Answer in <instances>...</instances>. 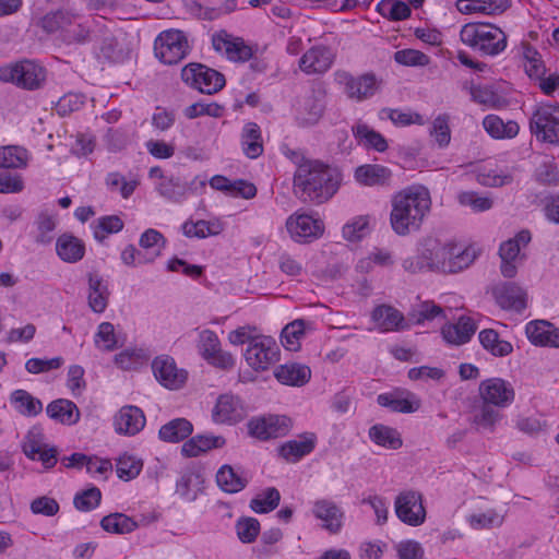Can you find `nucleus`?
<instances>
[{
	"instance_id": "obj_8",
	"label": "nucleus",
	"mask_w": 559,
	"mask_h": 559,
	"mask_svg": "<svg viewBox=\"0 0 559 559\" xmlns=\"http://www.w3.org/2000/svg\"><path fill=\"white\" fill-rule=\"evenodd\" d=\"M156 57L165 64H175L187 57L190 46L182 31L168 29L162 32L155 39Z\"/></svg>"
},
{
	"instance_id": "obj_27",
	"label": "nucleus",
	"mask_w": 559,
	"mask_h": 559,
	"mask_svg": "<svg viewBox=\"0 0 559 559\" xmlns=\"http://www.w3.org/2000/svg\"><path fill=\"white\" fill-rule=\"evenodd\" d=\"M441 246L447 253L443 255L444 261L451 264L452 270H441L442 273H457L468 267L477 257L476 249L472 246L462 247L454 242H442Z\"/></svg>"
},
{
	"instance_id": "obj_24",
	"label": "nucleus",
	"mask_w": 559,
	"mask_h": 559,
	"mask_svg": "<svg viewBox=\"0 0 559 559\" xmlns=\"http://www.w3.org/2000/svg\"><path fill=\"white\" fill-rule=\"evenodd\" d=\"M377 402L380 406L395 413L411 414L420 408L421 402L415 393L409 391H393L379 394Z\"/></svg>"
},
{
	"instance_id": "obj_22",
	"label": "nucleus",
	"mask_w": 559,
	"mask_h": 559,
	"mask_svg": "<svg viewBox=\"0 0 559 559\" xmlns=\"http://www.w3.org/2000/svg\"><path fill=\"white\" fill-rule=\"evenodd\" d=\"M334 61L332 50L325 46H314L307 50L299 60V68L306 74L326 72Z\"/></svg>"
},
{
	"instance_id": "obj_18",
	"label": "nucleus",
	"mask_w": 559,
	"mask_h": 559,
	"mask_svg": "<svg viewBox=\"0 0 559 559\" xmlns=\"http://www.w3.org/2000/svg\"><path fill=\"white\" fill-rule=\"evenodd\" d=\"M152 370L156 380L167 389L177 390L187 380V372L178 369L176 361L168 355H160L153 359Z\"/></svg>"
},
{
	"instance_id": "obj_52",
	"label": "nucleus",
	"mask_w": 559,
	"mask_h": 559,
	"mask_svg": "<svg viewBox=\"0 0 559 559\" xmlns=\"http://www.w3.org/2000/svg\"><path fill=\"white\" fill-rule=\"evenodd\" d=\"M126 50L124 36L121 33L118 35L108 34L102 40L100 51L108 59L120 60L123 58Z\"/></svg>"
},
{
	"instance_id": "obj_59",
	"label": "nucleus",
	"mask_w": 559,
	"mask_h": 559,
	"mask_svg": "<svg viewBox=\"0 0 559 559\" xmlns=\"http://www.w3.org/2000/svg\"><path fill=\"white\" fill-rule=\"evenodd\" d=\"M343 237L348 241H359L369 233V216L361 215L344 225Z\"/></svg>"
},
{
	"instance_id": "obj_40",
	"label": "nucleus",
	"mask_w": 559,
	"mask_h": 559,
	"mask_svg": "<svg viewBox=\"0 0 559 559\" xmlns=\"http://www.w3.org/2000/svg\"><path fill=\"white\" fill-rule=\"evenodd\" d=\"M354 177L362 186H382L389 181L391 171L381 165L367 164L357 167Z\"/></svg>"
},
{
	"instance_id": "obj_20",
	"label": "nucleus",
	"mask_w": 559,
	"mask_h": 559,
	"mask_svg": "<svg viewBox=\"0 0 559 559\" xmlns=\"http://www.w3.org/2000/svg\"><path fill=\"white\" fill-rule=\"evenodd\" d=\"M145 423L143 411L133 405L121 407L114 417L115 431L124 436H135L144 428Z\"/></svg>"
},
{
	"instance_id": "obj_32",
	"label": "nucleus",
	"mask_w": 559,
	"mask_h": 559,
	"mask_svg": "<svg viewBox=\"0 0 559 559\" xmlns=\"http://www.w3.org/2000/svg\"><path fill=\"white\" fill-rule=\"evenodd\" d=\"M56 252L60 260L76 263L85 255V243L71 234H62L57 238Z\"/></svg>"
},
{
	"instance_id": "obj_55",
	"label": "nucleus",
	"mask_w": 559,
	"mask_h": 559,
	"mask_svg": "<svg viewBox=\"0 0 559 559\" xmlns=\"http://www.w3.org/2000/svg\"><path fill=\"white\" fill-rule=\"evenodd\" d=\"M524 69L530 78L542 79L545 74V66L539 52L530 45L522 46Z\"/></svg>"
},
{
	"instance_id": "obj_29",
	"label": "nucleus",
	"mask_w": 559,
	"mask_h": 559,
	"mask_svg": "<svg viewBox=\"0 0 559 559\" xmlns=\"http://www.w3.org/2000/svg\"><path fill=\"white\" fill-rule=\"evenodd\" d=\"M371 319L381 332L401 331L407 326L403 313L389 305L377 306Z\"/></svg>"
},
{
	"instance_id": "obj_21",
	"label": "nucleus",
	"mask_w": 559,
	"mask_h": 559,
	"mask_svg": "<svg viewBox=\"0 0 559 559\" xmlns=\"http://www.w3.org/2000/svg\"><path fill=\"white\" fill-rule=\"evenodd\" d=\"M492 295L502 309L520 312L526 307L525 292L515 283L504 282L495 285Z\"/></svg>"
},
{
	"instance_id": "obj_5",
	"label": "nucleus",
	"mask_w": 559,
	"mask_h": 559,
	"mask_svg": "<svg viewBox=\"0 0 559 559\" xmlns=\"http://www.w3.org/2000/svg\"><path fill=\"white\" fill-rule=\"evenodd\" d=\"M45 32L56 34L67 44H82L90 37V28L79 21V17L69 11H56L41 19Z\"/></svg>"
},
{
	"instance_id": "obj_53",
	"label": "nucleus",
	"mask_w": 559,
	"mask_h": 559,
	"mask_svg": "<svg viewBox=\"0 0 559 559\" xmlns=\"http://www.w3.org/2000/svg\"><path fill=\"white\" fill-rule=\"evenodd\" d=\"M305 335V321L295 320L288 323L281 333V342L288 350H297L300 345V338Z\"/></svg>"
},
{
	"instance_id": "obj_33",
	"label": "nucleus",
	"mask_w": 559,
	"mask_h": 559,
	"mask_svg": "<svg viewBox=\"0 0 559 559\" xmlns=\"http://www.w3.org/2000/svg\"><path fill=\"white\" fill-rule=\"evenodd\" d=\"M204 479L200 472L189 468L182 472L176 483V493L183 500L192 502L202 490Z\"/></svg>"
},
{
	"instance_id": "obj_57",
	"label": "nucleus",
	"mask_w": 559,
	"mask_h": 559,
	"mask_svg": "<svg viewBox=\"0 0 559 559\" xmlns=\"http://www.w3.org/2000/svg\"><path fill=\"white\" fill-rule=\"evenodd\" d=\"M394 61L404 67L424 68L430 64L431 59L420 50L407 48L395 51Z\"/></svg>"
},
{
	"instance_id": "obj_31",
	"label": "nucleus",
	"mask_w": 559,
	"mask_h": 559,
	"mask_svg": "<svg viewBox=\"0 0 559 559\" xmlns=\"http://www.w3.org/2000/svg\"><path fill=\"white\" fill-rule=\"evenodd\" d=\"M225 443L223 436L197 435L182 444L181 454L186 457H197L212 449H221Z\"/></svg>"
},
{
	"instance_id": "obj_42",
	"label": "nucleus",
	"mask_w": 559,
	"mask_h": 559,
	"mask_svg": "<svg viewBox=\"0 0 559 559\" xmlns=\"http://www.w3.org/2000/svg\"><path fill=\"white\" fill-rule=\"evenodd\" d=\"M193 432V425L186 418H175L163 425L158 431L160 440L177 443L187 439Z\"/></svg>"
},
{
	"instance_id": "obj_37",
	"label": "nucleus",
	"mask_w": 559,
	"mask_h": 559,
	"mask_svg": "<svg viewBox=\"0 0 559 559\" xmlns=\"http://www.w3.org/2000/svg\"><path fill=\"white\" fill-rule=\"evenodd\" d=\"M378 86L376 76L366 74L359 78H348L345 83V91L348 97L362 100L371 97L378 90Z\"/></svg>"
},
{
	"instance_id": "obj_48",
	"label": "nucleus",
	"mask_w": 559,
	"mask_h": 559,
	"mask_svg": "<svg viewBox=\"0 0 559 559\" xmlns=\"http://www.w3.org/2000/svg\"><path fill=\"white\" fill-rule=\"evenodd\" d=\"M27 151L20 145L0 147V168H22L27 165Z\"/></svg>"
},
{
	"instance_id": "obj_7",
	"label": "nucleus",
	"mask_w": 559,
	"mask_h": 559,
	"mask_svg": "<svg viewBox=\"0 0 559 559\" xmlns=\"http://www.w3.org/2000/svg\"><path fill=\"white\" fill-rule=\"evenodd\" d=\"M246 362L254 371H265L280 359V347L271 336L255 335L243 353Z\"/></svg>"
},
{
	"instance_id": "obj_63",
	"label": "nucleus",
	"mask_w": 559,
	"mask_h": 559,
	"mask_svg": "<svg viewBox=\"0 0 559 559\" xmlns=\"http://www.w3.org/2000/svg\"><path fill=\"white\" fill-rule=\"evenodd\" d=\"M467 521L474 530L498 527L503 523V516L495 510H487L483 513L472 514Z\"/></svg>"
},
{
	"instance_id": "obj_34",
	"label": "nucleus",
	"mask_w": 559,
	"mask_h": 559,
	"mask_svg": "<svg viewBox=\"0 0 559 559\" xmlns=\"http://www.w3.org/2000/svg\"><path fill=\"white\" fill-rule=\"evenodd\" d=\"M275 378L285 385L302 386L311 378L309 367L299 364H285L274 371Z\"/></svg>"
},
{
	"instance_id": "obj_61",
	"label": "nucleus",
	"mask_w": 559,
	"mask_h": 559,
	"mask_svg": "<svg viewBox=\"0 0 559 559\" xmlns=\"http://www.w3.org/2000/svg\"><path fill=\"white\" fill-rule=\"evenodd\" d=\"M102 500V492L97 487H91L74 496L73 504L79 511L88 512L97 508Z\"/></svg>"
},
{
	"instance_id": "obj_9",
	"label": "nucleus",
	"mask_w": 559,
	"mask_h": 559,
	"mask_svg": "<svg viewBox=\"0 0 559 559\" xmlns=\"http://www.w3.org/2000/svg\"><path fill=\"white\" fill-rule=\"evenodd\" d=\"M182 80L204 94H214L225 86V78L218 71L200 63H190L181 72Z\"/></svg>"
},
{
	"instance_id": "obj_13",
	"label": "nucleus",
	"mask_w": 559,
	"mask_h": 559,
	"mask_svg": "<svg viewBox=\"0 0 559 559\" xmlns=\"http://www.w3.org/2000/svg\"><path fill=\"white\" fill-rule=\"evenodd\" d=\"M531 130L543 140H559V105H539L531 118Z\"/></svg>"
},
{
	"instance_id": "obj_47",
	"label": "nucleus",
	"mask_w": 559,
	"mask_h": 559,
	"mask_svg": "<svg viewBox=\"0 0 559 559\" xmlns=\"http://www.w3.org/2000/svg\"><path fill=\"white\" fill-rule=\"evenodd\" d=\"M155 188L160 197L171 202H181L188 192L187 183L177 177L163 178Z\"/></svg>"
},
{
	"instance_id": "obj_28",
	"label": "nucleus",
	"mask_w": 559,
	"mask_h": 559,
	"mask_svg": "<svg viewBox=\"0 0 559 559\" xmlns=\"http://www.w3.org/2000/svg\"><path fill=\"white\" fill-rule=\"evenodd\" d=\"M476 330V322L469 317L462 316L456 323L442 326L441 334L448 344L460 346L469 342Z\"/></svg>"
},
{
	"instance_id": "obj_1",
	"label": "nucleus",
	"mask_w": 559,
	"mask_h": 559,
	"mask_svg": "<svg viewBox=\"0 0 559 559\" xmlns=\"http://www.w3.org/2000/svg\"><path fill=\"white\" fill-rule=\"evenodd\" d=\"M294 192L305 202L322 204L340 189L342 174L338 168L320 159H312L294 173Z\"/></svg>"
},
{
	"instance_id": "obj_43",
	"label": "nucleus",
	"mask_w": 559,
	"mask_h": 559,
	"mask_svg": "<svg viewBox=\"0 0 559 559\" xmlns=\"http://www.w3.org/2000/svg\"><path fill=\"white\" fill-rule=\"evenodd\" d=\"M368 436L372 442L386 449L397 450L403 444L400 432L382 424L371 426Z\"/></svg>"
},
{
	"instance_id": "obj_10",
	"label": "nucleus",
	"mask_w": 559,
	"mask_h": 559,
	"mask_svg": "<svg viewBox=\"0 0 559 559\" xmlns=\"http://www.w3.org/2000/svg\"><path fill=\"white\" fill-rule=\"evenodd\" d=\"M532 240L530 230L522 229L513 238L503 241L499 247V257L501 259L500 271L506 278H513L518 273V266L525 255H521V250Z\"/></svg>"
},
{
	"instance_id": "obj_49",
	"label": "nucleus",
	"mask_w": 559,
	"mask_h": 559,
	"mask_svg": "<svg viewBox=\"0 0 559 559\" xmlns=\"http://www.w3.org/2000/svg\"><path fill=\"white\" fill-rule=\"evenodd\" d=\"M281 493L275 487H269L250 501V508L255 513H269L277 508Z\"/></svg>"
},
{
	"instance_id": "obj_12",
	"label": "nucleus",
	"mask_w": 559,
	"mask_h": 559,
	"mask_svg": "<svg viewBox=\"0 0 559 559\" xmlns=\"http://www.w3.org/2000/svg\"><path fill=\"white\" fill-rule=\"evenodd\" d=\"M397 519L409 526H419L426 520V509L423 504V496L415 490L400 492L394 501Z\"/></svg>"
},
{
	"instance_id": "obj_51",
	"label": "nucleus",
	"mask_w": 559,
	"mask_h": 559,
	"mask_svg": "<svg viewBox=\"0 0 559 559\" xmlns=\"http://www.w3.org/2000/svg\"><path fill=\"white\" fill-rule=\"evenodd\" d=\"M181 228L183 235L189 238H205L218 235L222 231V225L219 222H209L203 219L195 223L186 222Z\"/></svg>"
},
{
	"instance_id": "obj_36",
	"label": "nucleus",
	"mask_w": 559,
	"mask_h": 559,
	"mask_svg": "<svg viewBox=\"0 0 559 559\" xmlns=\"http://www.w3.org/2000/svg\"><path fill=\"white\" fill-rule=\"evenodd\" d=\"M486 132L496 140L513 139L518 135L520 127L513 120L503 121L497 115H488L483 120Z\"/></svg>"
},
{
	"instance_id": "obj_15",
	"label": "nucleus",
	"mask_w": 559,
	"mask_h": 559,
	"mask_svg": "<svg viewBox=\"0 0 559 559\" xmlns=\"http://www.w3.org/2000/svg\"><path fill=\"white\" fill-rule=\"evenodd\" d=\"M479 396L487 404L506 408L514 402L515 391L509 381L502 378H489L480 382Z\"/></svg>"
},
{
	"instance_id": "obj_14",
	"label": "nucleus",
	"mask_w": 559,
	"mask_h": 559,
	"mask_svg": "<svg viewBox=\"0 0 559 559\" xmlns=\"http://www.w3.org/2000/svg\"><path fill=\"white\" fill-rule=\"evenodd\" d=\"M286 229L294 241L306 243L318 239L324 225L321 219L306 213H294L286 221Z\"/></svg>"
},
{
	"instance_id": "obj_45",
	"label": "nucleus",
	"mask_w": 559,
	"mask_h": 559,
	"mask_svg": "<svg viewBox=\"0 0 559 559\" xmlns=\"http://www.w3.org/2000/svg\"><path fill=\"white\" fill-rule=\"evenodd\" d=\"M104 531L112 534H129L138 527V523L123 513H111L104 516L100 521Z\"/></svg>"
},
{
	"instance_id": "obj_30",
	"label": "nucleus",
	"mask_w": 559,
	"mask_h": 559,
	"mask_svg": "<svg viewBox=\"0 0 559 559\" xmlns=\"http://www.w3.org/2000/svg\"><path fill=\"white\" fill-rule=\"evenodd\" d=\"M323 112V100L320 93L310 92L298 99L296 118L302 124L317 122Z\"/></svg>"
},
{
	"instance_id": "obj_41",
	"label": "nucleus",
	"mask_w": 559,
	"mask_h": 559,
	"mask_svg": "<svg viewBox=\"0 0 559 559\" xmlns=\"http://www.w3.org/2000/svg\"><path fill=\"white\" fill-rule=\"evenodd\" d=\"M469 95L473 102L486 108L501 109L508 106V100L490 85H472Z\"/></svg>"
},
{
	"instance_id": "obj_64",
	"label": "nucleus",
	"mask_w": 559,
	"mask_h": 559,
	"mask_svg": "<svg viewBox=\"0 0 559 559\" xmlns=\"http://www.w3.org/2000/svg\"><path fill=\"white\" fill-rule=\"evenodd\" d=\"M198 349L203 359H207L221 347V341L212 330H203L199 333Z\"/></svg>"
},
{
	"instance_id": "obj_16",
	"label": "nucleus",
	"mask_w": 559,
	"mask_h": 559,
	"mask_svg": "<svg viewBox=\"0 0 559 559\" xmlns=\"http://www.w3.org/2000/svg\"><path fill=\"white\" fill-rule=\"evenodd\" d=\"M241 400L234 394H222L217 397L211 413L212 420L217 425L234 426L246 417Z\"/></svg>"
},
{
	"instance_id": "obj_6",
	"label": "nucleus",
	"mask_w": 559,
	"mask_h": 559,
	"mask_svg": "<svg viewBox=\"0 0 559 559\" xmlns=\"http://www.w3.org/2000/svg\"><path fill=\"white\" fill-rule=\"evenodd\" d=\"M46 80V70L32 60H22L0 68V81L24 90L39 88Z\"/></svg>"
},
{
	"instance_id": "obj_2",
	"label": "nucleus",
	"mask_w": 559,
	"mask_h": 559,
	"mask_svg": "<svg viewBox=\"0 0 559 559\" xmlns=\"http://www.w3.org/2000/svg\"><path fill=\"white\" fill-rule=\"evenodd\" d=\"M391 205V227L396 235L406 236L419 230L431 207L430 193L423 186H412L397 192Z\"/></svg>"
},
{
	"instance_id": "obj_50",
	"label": "nucleus",
	"mask_w": 559,
	"mask_h": 559,
	"mask_svg": "<svg viewBox=\"0 0 559 559\" xmlns=\"http://www.w3.org/2000/svg\"><path fill=\"white\" fill-rule=\"evenodd\" d=\"M35 241L40 245H48L52 241V233L57 226V219L53 215L41 212L35 219Z\"/></svg>"
},
{
	"instance_id": "obj_46",
	"label": "nucleus",
	"mask_w": 559,
	"mask_h": 559,
	"mask_svg": "<svg viewBox=\"0 0 559 559\" xmlns=\"http://www.w3.org/2000/svg\"><path fill=\"white\" fill-rule=\"evenodd\" d=\"M217 486L228 493H236L242 490L247 480L239 476L230 465H223L216 473Z\"/></svg>"
},
{
	"instance_id": "obj_4",
	"label": "nucleus",
	"mask_w": 559,
	"mask_h": 559,
	"mask_svg": "<svg viewBox=\"0 0 559 559\" xmlns=\"http://www.w3.org/2000/svg\"><path fill=\"white\" fill-rule=\"evenodd\" d=\"M445 253L439 239L427 237L417 243L415 255L403 260L402 266L411 274L452 270L451 264L443 259Z\"/></svg>"
},
{
	"instance_id": "obj_60",
	"label": "nucleus",
	"mask_w": 559,
	"mask_h": 559,
	"mask_svg": "<svg viewBox=\"0 0 559 559\" xmlns=\"http://www.w3.org/2000/svg\"><path fill=\"white\" fill-rule=\"evenodd\" d=\"M105 182L110 191H119L123 199H128L139 185V181L135 179L127 181L126 178L117 171L107 174Z\"/></svg>"
},
{
	"instance_id": "obj_17",
	"label": "nucleus",
	"mask_w": 559,
	"mask_h": 559,
	"mask_svg": "<svg viewBox=\"0 0 559 559\" xmlns=\"http://www.w3.org/2000/svg\"><path fill=\"white\" fill-rule=\"evenodd\" d=\"M213 48L231 61H247L252 56L251 48L240 37L221 29L212 36Z\"/></svg>"
},
{
	"instance_id": "obj_62",
	"label": "nucleus",
	"mask_w": 559,
	"mask_h": 559,
	"mask_svg": "<svg viewBox=\"0 0 559 559\" xmlns=\"http://www.w3.org/2000/svg\"><path fill=\"white\" fill-rule=\"evenodd\" d=\"M123 228L122 219L117 215L102 216L94 227V237L102 241L108 234L119 233Z\"/></svg>"
},
{
	"instance_id": "obj_26",
	"label": "nucleus",
	"mask_w": 559,
	"mask_h": 559,
	"mask_svg": "<svg viewBox=\"0 0 559 559\" xmlns=\"http://www.w3.org/2000/svg\"><path fill=\"white\" fill-rule=\"evenodd\" d=\"M87 304L95 313H103L108 307L110 292L107 282L97 272L87 275Z\"/></svg>"
},
{
	"instance_id": "obj_39",
	"label": "nucleus",
	"mask_w": 559,
	"mask_h": 559,
	"mask_svg": "<svg viewBox=\"0 0 559 559\" xmlns=\"http://www.w3.org/2000/svg\"><path fill=\"white\" fill-rule=\"evenodd\" d=\"M457 10L463 14L483 13L492 15L508 8V0H459Z\"/></svg>"
},
{
	"instance_id": "obj_25",
	"label": "nucleus",
	"mask_w": 559,
	"mask_h": 559,
	"mask_svg": "<svg viewBox=\"0 0 559 559\" xmlns=\"http://www.w3.org/2000/svg\"><path fill=\"white\" fill-rule=\"evenodd\" d=\"M317 441V435L307 431L299 435L297 439L284 442L278 448V453L285 461L297 463L314 450Z\"/></svg>"
},
{
	"instance_id": "obj_35",
	"label": "nucleus",
	"mask_w": 559,
	"mask_h": 559,
	"mask_svg": "<svg viewBox=\"0 0 559 559\" xmlns=\"http://www.w3.org/2000/svg\"><path fill=\"white\" fill-rule=\"evenodd\" d=\"M47 415L63 425H74L80 419V411L78 406L69 400L59 399L48 404L46 408Z\"/></svg>"
},
{
	"instance_id": "obj_44",
	"label": "nucleus",
	"mask_w": 559,
	"mask_h": 559,
	"mask_svg": "<svg viewBox=\"0 0 559 559\" xmlns=\"http://www.w3.org/2000/svg\"><path fill=\"white\" fill-rule=\"evenodd\" d=\"M10 402L23 416L34 417L41 413L43 403L25 390L19 389L11 393Z\"/></svg>"
},
{
	"instance_id": "obj_23",
	"label": "nucleus",
	"mask_w": 559,
	"mask_h": 559,
	"mask_svg": "<svg viewBox=\"0 0 559 559\" xmlns=\"http://www.w3.org/2000/svg\"><path fill=\"white\" fill-rule=\"evenodd\" d=\"M525 334L535 346L559 348V328L546 320L530 321Z\"/></svg>"
},
{
	"instance_id": "obj_54",
	"label": "nucleus",
	"mask_w": 559,
	"mask_h": 559,
	"mask_svg": "<svg viewBox=\"0 0 559 559\" xmlns=\"http://www.w3.org/2000/svg\"><path fill=\"white\" fill-rule=\"evenodd\" d=\"M157 257H159L158 250L154 252H142L133 245H128L120 254L121 262L130 267L152 263Z\"/></svg>"
},
{
	"instance_id": "obj_19",
	"label": "nucleus",
	"mask_w": 559,
	"mask_h": 559,
	"mask_svg": "<svg viewBox=\"0 0 559 559\" xmlns=\"http://www.w3.org/2000/svg\"><path fill=\"white\" fill-rule=\"evenodd\" d=\"M311 512L321 522V527L330 534H338L344 525L345 512L331 499H318Z\"/></svg>"
},
{
	"instance_id": "obj_11",
	"label": "nucleus",
	"mask_w": 559,
	"mask_h": 559,
	"mask_svg": "<svg viewBox=\"0 0 559 559\" xmlns=\"http://www.w3.org/2000/svg\"><path fill=\"white\" fill-rule=\"evenodd\" d=\"M292 426L289 417L273 414L252 417L247 424L248 433L261 441L284 437Z\"/></svg>"
},
{
	"instance_id": "obj_58",
	"label": "nucleus",
	"mask_w": 559,
	"mask_h": 559,
	"mask_svg": "<svg viewBox=\"0 0 559 559\" xmlns=\"http://www.w3.org/2000/svg\"><path fill=\"white\" fill-rule=\"evenodd\" d=\"M142 467L143 463L141 460L129 454H123L117 460V476L126 481L131 480L140 474Z\"/></svg>"
},
{
	"instance_id": "obj_56",
	"label": "nucleus",
	"mask_w": 559,
	"mask_h": 559,
	"mask_svg": "<svg viewBox=\"0 0 559 559\" xmlns=\"http://www.w3.org/2000/svg\"><path fill=\"white\" fill-rule=\"evenodd\" d=\"M460 205L469 207L475 213L489 211L493 201L489 197L480 195L474 191H463L457 194Z\"/></svg>"
},
{
	"instance_id": "obj_3",
	"label": "nucleus",
	"mask_w": 559,
	"mask_h": 559,
	"mask_svg": "<svg viewBox=\"0 0 559 559\" xmlns=\"http://www.w3.org/2000/svg\"><path fill=\"white\" fill-rule=\"evenodd\" d=\"M462 43L481 53L495 56L507 47L506 34L489 23H467L460 32Z\"/></svg>"
},
{
	"instance_id": "obj_38",
	"label": "nucleus",
	"mask_w": 559,
	"mask_h": 559,
	"mask_svg": "<svg viewBox=\"0 0 559 559\" xmlns=\"http://www.w3.org/2000/svg\"><path fill=\"white\" fill-rule=\"evenodd\" d=\"M483 348L493 357H507L513 352L509 341L500 338L499 333L493 329H484L478 334Z\"/></svg>"
}]
</instances>
